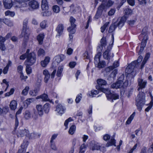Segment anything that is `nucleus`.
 <instances>
[{"mask_svg":"<svg viewBox=\"0 0 153 153\" xmlns=\"http://www.w3.org/2000/svg\"><path fill=\"white\" fill-rule=\"evenodd\" d=\"M45 53V51L42 49H40L38 51V54L39 56L44 55Z\"/></svg>","mask_w":153,"mask_h":153,"instance_id":"nucleus-55","label":"nucleus"},{"mask_svg":"<svg viewBox=\"0 0 153 153\" xmlns=\"http://www.w3.org/2000/svg\"><path fill=\"white\" fill-rule=\"evenodd\" d=\"M138 85L139 87L138 88V90L139 91L140 89L144 88L147 84V82L145 80H143V79L139 78L138 79Z\"/></svg>","mask_w":153,"mask_h":153,"instance_id":"nucleus-14","label":"nucleus"},{"mask_svg":"<svg viewBox=\"0 0 153 153\" xmlns=\"http://www.w3.org/2000/svg\"><path fill=\"white\" fill-rule=\"evenodd\" d=\"M50 58L49 56H46L45 57L44 60L41 62V65L43 67H45L50 62Z\"/></svg>","mask_w":153,"mask_h":153,"instance_id":"nucleus-19","label":"nucleus"},{"mask_svg":"<svg viewBox=\"0 0 153 153\" xmlns=\"http://www.w3.org/2000/svg\"><path fill=\"white\" fill-rule=\"evenodd\" d=\"M28 4L29 6L33 9H37L39 6L38 2L35 0L30 1Z\"/></svg>","mask_w":153,"mask_h":153,"instance_id":"nucleus-15","label":"nucleus"},{"mask_svg":"<svg viewBox=\"0 0 153 153\" xmlns=\"http://www.w3.org/2000/svg\"><path fill=\"white\" fill-rule=\"evenodd\" d=\"M99 93V91L96 90H92L91 91V95L90 96H91L92 97H94V95L97 94Z\"/></svg>","mask_w":153,"mask_h":153,"instance_id":"nucleus-57","label":"nucleus"},{"mask_svg":"<svg viewBox=\"0 0 153 153\" xmlns=\"http://www.w3.org/2000/svg\"><path fill=\"white\" fill-rule=\"evenodd\" d=\"M38 91V89L35 88L33 90L30 91L29 92V94L30 95L32 96H35L36 95Z\"/></svg>","mask_w":153,"mask_h":153,"instance_id":"nucleus-47","label":"nucleus"},{"mask_svg":"<svg viewBox=\"0 0 153 153\" xmlns=\"http://www.w3.org/2000/svg\"><path fill=\"white\" fill-rule=\"evenodd\" d=\"M128 4L131 6H133L135 5V0H127Z\"/></svg>","mask_w":153,"mask_h":153,"instance_id":"nucleus-64","label":"nucleus"},{"mask_svg":"<svg viewBox=\"0 0 153 153\" xmlns=\"http://www.w3.org/2000/svg\"><path fill=\"white\" fill-rule=\"evenodd\" d=\"M27 142H24L21 146V148L20 149L18 153H25L26 149L27 147Z\"/></svg>","mask_w":153,"mask_h":153,"instance_id":"nucleus-21","label":"nucleus"},{"mask_svg":"<svg viewBox=\"0 0 153 153\" xmlns=\"http://www.w3.org/2000/svg\"><path fill=\"white\" fill-rule=\"evenodd\" d=\"M102 13L101 12L97 10V13L95 15V18L97 19H98Z\"/></svg>","mask_w":153,"mask_h":153,"instance_id":"nucleus-62","label":"nucleus"},{"mask_svg":"<svg viewBox=\"0 0 153 153\" xmlns=\"http://www.w3.org/2000/svg\"><path fill=\"white\" fill-rule=\"evenodd\" d=\"M46 25L47 21L46 20L42 21L40 24V27L42 29H45L46 27Z\"/></svg>","mask_w":153,"mask_h":153,"instance_id":"nucleus-48","label":"nucleus"},{"mask_svg":"<svg viewBox=\"0 0 153 153\" xmlns=\"http://www.w3.org/2000/svg\"><path fill=\"white\" fill-rule=\"evenodd\" d=\"M125 14L127 15H131L132 12V10L129 8L126 9L125 10Z\"/></svg>","mask_w":153,"mask_h":153,"instance_id":"nucleus-58","label":"nucleus"},{"mask_svg":"<svg viewBox=\"0 0 153 153\" xmlns=\"http://www.w3.org/2000/svg\"><path fill=\"white\" fill-rule=\"evenodd\" d=\"M119 66V63L118 61L115 62L113 64V66H110L106 68V71L107 72H109L113 70L114 68L118 67Z\"/></svg>","mask_w":153,"mask_h":153,"instance_id":"nucleus-23","label":"nucleus"},{"mask_svg":"<svg viewBox=\"0 0 153 153\" xmlns=\"http://www.w3.org/2000/svg\"><path fill=\"white\" fill-rule=\"evenodd\" d=\"M5 14L6 16H9L11 17H13L14 16L15 13L14 12L7 10L5 12Z\"/></svg>","mask_w":153,"mask_h":153,"instance_id":"nucleus-45","label":"nucleus"},{"mask_svg":"<svg viewBox=\"0 0 153 153\" xmlns=\"http://www.w3.org/2000/svg\"><path fill=\"white\" fill-rule=\"evenodd\" d=\"M50 146L51 148L54 150H56L57 149V148L54 142H50Z\"/></svg>","mask_w":153,"mask_h":153,"instance_id":"nucleus-51","label":"nucleus"},{"mask_svg":"<svg viewBox=\"0 0 153 153\" xmlns=\"http://www.w3.org/2000/svg\"><path fill=\"white\" fill-rule=\"evenodd\" d=\"M109 24V22H107L105 23L101 27L100 29H101V31L102 33H103L105 30V29L106 27L108 26V24Z\"/></svg>","mask_w":153,"mask_h":153,"instance_id":"nucleus-50","label":"nucleus"},{"mask_svg":"<svg viewBox=\"0 0 153 153\" xmlns=\"http://www.w3.org/2000/svg\"><path fill=\"white\" fill-rule=\"evenodd\" d=\"M31 117V115L30 111L27 110L25 112V119L28 120Z\"/></svg>","mask_w":153,"mask_h":153,"instance_id":"nucleus-42","label":"nucleus"},{"mask_svg":"<svg viewBox=\"0 0 153 153\" xmlns=\"http://www.w3.org/2000/svg\"><path fill=\"white\" fill-rule=\"evenodd\" d=\"M44 35L43 34H40L37 36V39L39 44H41L42 43L44 38Z\"/></svg>","mask_w":153,"mask_h":153,"instance_id":"nucleus-38","label":"nucleus"},{"mask_svg":"<svg viewBox=\"0 0 153 153\" xmlns=\"http://www.w3.org/2000/svg\"><path fill=\"white\" fill-rule=\"evenodd\" d=\"M65 111V108L61 104H59L56 106L55 111L59 114L64 113Z\"/></svg>","mask_w":153,"mask_h":153,"instance_id":"nucleus-13","label":"nucleus"},{"mask_svg":"<svg viewBox=\"0 0 153 153\" xmlns=\"http://www.w3.org/2000/svg\"><path fill=\"white\" fill-rule=\"evenodd\" d=\"M28 20L25 19L23 22V28L22 31L21 35L24 37L25 40H27L29 38V36L30 33V30L27 28V25L28 23Z\"/></svg>","mask_w":153,"mask_h":153,"instance_id":"nucleus-4","label":"nucleus"},{"mask_svg":"<svg viewBox=\"0 0 153 153\" xmlns=\"http://www.w3.org/2000/svg\"><path fill=\"white\" fill-rule=\"evenodd\" d=\"M14 91V90L13 88H11L9 92H7L6 93L5 96L8 97L10 96V95H11L13 94Z\"/></svg>","mask_w":153,"mask_h":153,"instance_id":"nucleus-56","label":"nucleus"},{"mask_svg":"<svg viewBox=\"0 0 153 153\" xmlns=\"http://www.w3.org/2000/svg\"><path fill=\"white\" fill-rule=\"evenodd\" d=\"M147 27H144L142 30V34L139 36L140 38V37H143V38L142 39L140 50L139 52V54H140L141 53L143 52L144 50V48L146 45L147 41L148 39V36L147 34Z\"/></svg>","mask_w":153,"mask_h":153,"instance_id":"nucleus-2","label":"nucleus"},{"mask_svg":"<svg viewBox=\"0 0 153 153\" xmlns=\"http://www.w3.org/2000/svg\"><path fill=\"white\" fill-rule=\"evenodd\" d=\"M64 29V27L63 24H60L58 25L56 29V30L59 36H60V35L62 34Z\"/></svg>","mask_w":153,"mask_h":153,"instance_id":"nucleus-24","label":"nucleus"},{"mask_svg":"<svg viewBox=\"0 0 153 153\" xmlns=\"http://www.w3.org/2000/svg\"><path fill=\"white\" fill-rule=\"evenodd\" d=\"M143 57L142 56H140L138 58L137 60V61H135L137 62L136 64V66L137 67L138 66V64L139 62H140L143 59Z\"/></svg>","mask_w":153,"mask_h":153,"instance_id":"nucleus-60","label":"nucleus"},{"mask_svg":"<svg viewBox=\"0 0 153 153\" xmlns=\"http://www.w3.org/2000/svg\"><path fill=\"white\" fill-rule=\"evenodd\" d=\"M126 20V17L124 16H123L121 18L119 22H117V26L119 28H121L122 27Z\"/></svg>","mask_w":153,"mask_h":153,"instance_id":"nucleus-25","label":"nucleus"},{"mask_svg":"<svg viewBox=\"0 0 153 153\" xmlns=\"http://www.w3.org/2000/svg\"><path fill=\"white\" fill-rule=\"evenodd\" d=\"M17 103L14 100L11 101L10 104V107L12 110H15L16 108Z\"/></svg>","mask_w":153,"mask_h":153,"instance_id":"nucleus-29","label":"nucleus"},{"mask_svg":"<svg viewBox=\"0 0 153 153\" xmlns=\"http://www.w3.org/2000/svg\"><path fill=\"white\" fill-rule=\"evenodd\" d=\"M119 97V96L117 94H111L107 96V99L108 100L111 99L116 100L118 99Z\"/></svg>","mask_w":153,"mask_h":153,"instance_id":"nucleus-31","label":"nucleus"},{"mask_svg":"<svg viewBox=\"0 0 153 153\" xmlns=\"http://www.w3.org/2000/svg\"><path fill=\"white\" fill-rule=\"evenodd\" d=\"M76 21L75 19L73 17L71 16L70 19V21L71 23V26L68 28V30L70 33L74 34L75 32V28L76 26L74 22Z\"/></svg>","mask_w":153,"mask_h":153,"instance_id":"nucleus-9","label":"nucleus"},{"mask_svg":"<svg viewBox=\"0 0 153 153\" xmlns=\"http://www.w3.org/2000/svg\"><path fill=\"white\" fill-rule=\"evenodd\" d=\"M145 93L142 92H140L137 96L136 99V105L138 109L140 111L141 110L142 106L145 104Z\"/></svg>","mask_w":153,"mask_h":153,"instance_id":"nucleus-3","label":"nucleus"},{"mask_svg":"<svg viewBox=\"0 0 153 153\" xmlns=\"http://www.w3.org/2000/svg\"><path fill=\"white\" fill-rule=\"evenodd\" d=\"M101 45L98 47L97 48L98 51L100 52L102 51L103 47H105L106 45L107 42L106 38L104 37H102L100 41Z\"/></svg>","mask_w":153,"mask_h":153,"instance_id":"nucleus-11","label":"nucleus"},{"mask_svg":"<svg viewBox=\"0 0 153 153\" xmlns=\"http://www.w3.org/2000/svg\"><path fill=\"white\" fill-rule=\"evenodd\" d=\"M113 4V2L111 0H108L106 4V6L107 8L111 7Z\"/></svg>","mask_w":153,"mask_h":153,"instance_id":"nucleus-59","label":"nucleus"},{"mask_svg":"<svg viewBox=\"0 0 153 153\" xmlns=\"http://www.w3.org/2000/svg\"><path fill=\"white\" fill-rule=\"evenodd\" d=\"M128 79L126 80L123 83L122 82H120L118 81L115 83H113L111 85V87L113 88L117 89L121 87L125 88L127 87L128 85Z\"/></svg>","mask_w":153,"mask_h":153,"instance_id":"nucleus-8","label":"nucleus"},{"mask_svg":"<svg viewBox=\"0 0 153 153\" xmlns=\"http://www.w3.org/2000/svg\"><path fill=\"white\" fill-rule=\"evenodd\" d=\"M97 82L99 86L105 85L107 84V82L105 80L101 79H98L97 80Z\"/></svg>","mask_w":153,"mask_h":153,"instance_id":"nucleus-35","label":"nucleus"},{"mask_svg":"<svg viewBox=\"0 0 153 153\" xmlns=\"http://www.w3.org/2000/svg\"><path fill=\"white\" fill-rule=\"evenodd\" d=\"M118 26H117V22H115L111 25L108 30L109 32L110 33L112 32Z\"/></svg>","mask_w":153,"mask_h":153,"instance_id":"nucleus-30","label":"nucleus"},{"mask_svg":"<svg viewBox=\"0 0 153 153\" xmlns=\"http://www.w3.org/2000/svg\"><path fill=\"white\" fill-rule=\"evenodd\" d=\"M113 42L111 44L109 45L107 47V50L104 52L103 53V56L104 59H109L111 57H113L114 56V53H111V50L112 48L113 45V43L114 41V36L113 35H112Z\"/></svg>","mask_w":153,"mask_h":153,"instance_id":"nucleus-5","label":"nucleus"},{"mask_svg":"<svg viewBox=\"0 0 153 153\" xmlns=\"http://www.w3.org/2000/svg\"><path fill=\"white\" fill-rule=\"evenodd\" d=\"M81 94H80L79 95H78L75 99V102L76 103H79L80 100L81 98Z\"/></svg>","mask_w":153,"mask_h":153,"instance_id":"nucleus-61","label":"nucleus"},{"mask_svg":"<svg viewBox=\"0 0 153 153\" xmlns=\"http://www.w3.org/2000/svg\"><path fill=\"white\" fill-rule=\"evenodd\" d=\"M28 131L25 129L20 130L18 132L17 134L18 137H23L24 136H27Z\"/></svg>","mask_w":153,"mask_h":153,"instance_id":"nucleus-20","label":"nucleus"},{"mask_svg":"<svg viewBox=\"0 0 153 153\" xmlns=\"http://www.w3.org/2000/svg\"><path fill=\"white\" fill-rule=\"evenodd\" d=\"M26 66V71L27 74H30L31 73V68L30 66L31 65H28L27 64H25Z\"/></svg>","mask_w":153,"mask_h":153,"instance_id":"nucleus-44","label":"nucleus"},{"mask_svg":"<svg viewBox=\"0 0 153 153\" xmlns=\"http://www.w3.org/2000/svg\"><path fill=\"white\" fill-rule=\"evenodd\" d=\"M106 4L105 3L102 4L98 8L97 10L102 13L103 10L107 9Z\"/></svg>","mask_w":153,"mask_h":153,"instance_id":"nucleus-40","label":"nucleus"},{"mask_svg":"<svg viewBox=\"0 0 153 153\" xmlns=\"http://www.w3.org/2000/svg\"><path fill=\"white\" fill-rule=\"evenodd\" d=\"M153 105V102H150L149 105L145 109V111H146L148 112L151 108Z\"/></svg>","mask_w":153,"mask_h":153,"instance_id":"nucleus-63","label":"nucleus"},{"mask_svg":"<svg viewBox=\"0 0 153 153\" xmlns=\"http://www.w3.org/2000/svg\"><path fill=\"white\" fill-rule=\"evenodd\" d=\"M91 149L92 150H98L100 149L99 144L94 141H92L90 143Z\"/></svg>","mask_w":153,"mask_h":153,"instance_id":"nucleus-12","label":"nucleus"},{"mask_svg":"<svg viewBox=\"0 0 153 153\" xmlns=\"http://www.w3.org/2000/svg\"><path fill=\"white\" fill-rule=\"evenodd\" d=\"M29 89L28 87L26 86L24 89L23 90L22 92V94L24 95H26L27 94Z\"/></svg>","mask_w":153,"mask_h":153,"instance_id":"nucleus-49","label":"nucleus"},{"mask_svg":"<svg viewBox=\"0 0 153 153\" xmlns=\"http://www.w3.org/2000/svg\"><path fill=\"white\" fill-rule=\"evenodd\" d=\"M65 58V56L62 54L58 55L55 57V60L56 62L59 63L63 61Z\"/></svg>","mask_w":153,"mask_h":153,"instance_id":"nucleus-27","label":"nucleus"},{"mask_svg":"<svg viewBox=\"0 0 153 153\" xmlns=\"http://www.w3.org/2000/svg\"><path fill=\"white\" fill-rule=\"evenodd\" d=\"M41 8L42 10H48L49 6L47 0H42Z\"/></svg>","mask_w":153,"mask_h":153,"instance_id":"nucleus-22","label":"nucleus"},{"mask_svg":"<svg viewBox=\"0 0 153 153\" xmlns=\"http://www.w3.org/2000/svg\"><path fill=\"white\" fill-rule=\"evenodd\" d=\"M36 61V56L35 53H31L27 56V58L24 62V64L28 65H32L35 63Z\"/></svg>","mask_w":153,"mask_h":153,"instance_id":"nucleus-7","label":"nucleus"},{"mask_svg":"<svg viewBox=\"0 0 153 153\" xmlns=\"http://www.w3.org/2000/svg\"><path fill=\"white\" fill-rule=\"evenodd\" d=\"M52 9L53 11L56 13H58L60 11L59 7L57 5H55L53 6Z\"/></svg>","mask_w":153,"mask_h":153,"instance_id":"nucleus-46","label":"nucleus"},{"mask_svg":"<svg viewBox=\"0 0 153 153\" xmlns=\"http://www.w3.org/2000/svg\"><path fill=\"white\" fill-rule=\"evenodd\" d=\"M96 88L97 90L100 91L101 92H103L105 94L107 98V96L110 94H111L110 90L108 89H106L102 88L99 86H96Z\"/></svg>","mask_w":153,"mask_h":153,"instance_id":"nucleus-17","label":"nucleus"},{"mask_svg":"<svg viewBox=\"0 0 153 153\" xmlns=\"http://www.w3.org/2000/svg\"><path fill=\"white\" fill-rule=\"evenodd\" d=\"M115 143V140L114 138H112L110 141L106 144L105 146L107 147H108L109 146L114 145L116 146Z\"/></svg>","mask_w":153,"mask_h":153,"instance_id":"nucleus-33","label":"nucleus"},{"mask_svg":"<svg viewBox=\"0 0 153 153\" xmlns=\"http://www.w3.org/2000/svg\"><path fill=\"white\" fill-rule=\"evenodd\" d=\"M101 55L100 52H99L94 57V64L95 65H97V67L99 68H103L105 65L104 61H100V58Z\"/></svg>","mask_w":153,"mask_h":153,"instance_id":"nucleus-6","label":"nucleus"},{"mask_svg":"<svg viewBox=\"0 0 153 153\" xmlns=\"http://www.w3.org/2000/svg\"><path fill=\"white\" fill-rule=\"evenodd\" d=\"M36 108L39 115L42 116L43 114V111L42 105H37L36 106Z\"/></svg>","mask_w":153,"mask_h":153,"instance_id":"nucleus-26","label":"nucleus"},{"mask_svg":"<svg viewBox=\"0 0 153 153\" xmlns=\"http://www.w3.org/2000/svg\"><path fill=\"white\" fill-rule=\"evenodd\" d=\"M34 101V98H29L27 99L25 101V103L27 105H29L30 104Z\"/></svg>","mask_w":153,"mask_h":153,"instance_id":"nucleus-53","label":"nucleus"},{"mask_svg":"<svg viewBox=\"0 0 153 153\" xmlns=\"http://www.w3.org/2000/svg\"><path fill=\"white\" fill-rule=\"evenodd\" d=\"M1 22H3L6 25H7L9 26H13L12 22L9 19L6 18L1 19Z\"/></svg>","mask_w":153,"mask_h":153,"instance_id":"nucleus-32","label":"nucleus"},{"mask_svg":"<svg viewBox=\"0 0 153 153\" xmlns=\"http://www.w3.org/2000/svg\"><path fill=\"white\" fill-rule=\"evenodd\" d=\"M41 99L42 100V101H49L50 102H51L52 101L51 100H50L48 95L45 94L40 96H38L36 98V99Z\"/></svg>","mask_w":153,"mask_h":153,"instance_id":"nucleus-18","label":"nucleus"},{"mask_svg":"<svg viewBox=\"0 0 153 153\" xmlns=\"http://www.w3.org/2000/svg\"><path fill=\"white\" fill-rule=\"evenodd\" d=\"M32 117L34 120H36L38 118L37 113L35 110H34L33 113L32 114Z\"/></svg>","mask_w":153,"mask_h":153,"instance_id":"nucleus-54","label":"nucleus"},{"mask_svg":"<svg viewBox=\"0 0 153 153\" xmlns=\"http://www.w3.org/2000/svg\"><path fill=\"white\" fill-rule=\"evenodd\" d=\"M42 15L43 16H49L51 14V12L48 10H42Z\"/></svg>","mask_w":153,"mask_h":153,"instance_id":"nucleus-43","label":"nucleus"},{"mask_svg":"<svg viewBox=\"0 0 153 153\" xmlns=\"http://www.w3.org/2000/svg\"><path fill=\"white\" fill-rule=\"evenodd\" d=\"M150 56V54L149 53H147L146 54L145 56L144 59L143 60V61L142 64L141 66L140 69H142L143 67H144V66L146 63L147 60L149 58Z\"/></svg>","mask_w":153,"mask_h":153,"instance_id":"nucleus-28","label":"nucleus"},{"mask_svg":"<svg viewBox=\"0 0 153 153\" xmlns=\"http://www.w3.org/2000/svg\"><path fill=\"white\" fill-rule=\"evenodd\" d=\"M76 126L75 125H72L70 128L69 133L71 134H73L75 132L76 130Z\"/></svg>","mask_w":153,"mask_h":153,"instance_id":"nucleus-41","label":"nucleus"},{"mask_svg":"<svg viewBox=\"0 0 153 153\" xmlns=\"http://www.w3.org/2000/svg\"><path fill=\"white\" fill-rule=\"evenodd\" d=\"M117 73V70L116 69L114 70L110 74V77H112L113 79L115 78L116 74Z\"/></svg>","mask_w":153,"mask_h":153,"instance_id":"nucleus-52","label":"nucleus"},{"mask_svg":"<svg viewBox=\"0 0 153 153\" xmlns=\"http://www.w3.org/2000/svg\"><path fill=\"white\" fill-rule=\"evenodd\" d=\"M137 62L134 61L128 65L126 69V80L128 79L131 82L135 75V73L134 71V69L136 66Z\"/></svg>","mask_w":153,"mask_h":153,"instance_id":"nucleus-1","label":"nucleus"},{"mask_svg":"<svg viewBox=\"0 0 153 153\" xmlns=\"http://www.w3.org/2000/svg\"><path fill=\"white\" fill-rule=\"evenodd\" d=\"M15 2L13 4V5L18 8L25 7L27 4L24 2V0H14Z\"/></svg>","mask_w":153,"mask_h":153,"instance_id":"nucleus-10","label":"nucleus"},{"mask_svg":"<svg viewBox=\"0 0 153 153\" xmlns=\"http://www.w3.org/2000/svg\"><path fill=\"white\" fill-rule=\"evenodd\" d=\"M3 3L4 7L6 9L10 8L13 5L11 0H3Z\"/></svg>","mask_w":153,"mask_h":153,"instance_id":"nucleus-16","label":"nucleus"},{"mask_svg":"<svg viewBox=\"0 0 153 153\" xmlns=\"http://www.w3.org/2000/svg\"><path fill=\"white\" fill-rule=\"evenodd\" d=\"M63 66H59L58 68L56 73V76L58 77H60L61 76V74L63 71Z\"/></svg>","mask_w":153,"mask_h":153,"instance_id":"nucleus-36","label":"nucleus"},{"mask_svg":"<svg viewBox=\"0 0 153 153\" xmlns=\"http://www.w3.org/2000/svg\"><path fill=\"white\" fill-rule=\"evenodd\" d=\"M40 136V134L35 133H32L30 134H28L27 137H29V138L30 139H34L39 137Z\"/></svg>","mask_w":153,"mask_h":153,"instance_id":"nucleus-34","label":"nucleus"},{"mask_svg":"<svg viewBox=\"0 0 153 153\" xmlns=\"http://www.w3.org/2000/svg\"><path fill=\"white\" fill-rule=\"evenodd\" d=\"M135 112H134L132 114H131L126 121V124H129L131 123V121L133 120L135 115Z\"/></svg>","mask_w":153,"mask_h":153,"instance_id":"nucleus-37","label":"nucleus"},{"mask_svg":"<svg viewBox=\"0 0 153 153\" xmlns=\"http://www.w3.org/2000/svg\"><path fill=\"white\" fill-rule=\"evenodd\" d=\"M50 105L49 103H46L44 105V109L45 113H48L50 109Z\"/></svg>","mask_w":153,"mask_h":153,"instance_id":"nucleus-39","label":"nucleus"}]
</instances>
